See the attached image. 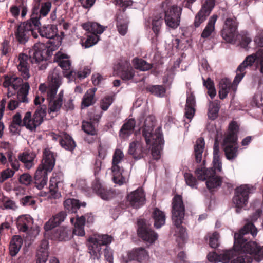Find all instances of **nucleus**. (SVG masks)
<instances>
[{"mask_svg":"<svg viewBox=\"0 0 263 263\" xmlns=\"http://www.w3.org/2000/svg\"><path fill=\"white\" fill-rule=\"evenodd\" d=\"M136 120L135 119L130 118L122 126L119 136L121 139H127L134 132L136 126Z\"/></svg>","mask_w":263,"mask_h":263,"instance_id":"obj_26","label":"nucleus"},{"mask_svg":"<svg viewBox=\"0 0 263 263\" xmlns=\"http://www.w3.org/2000/svg\"><path fill=\"white\" fill-rule=\"evenodd\" d=\"M21 204L23 206H33L36 203V201L31 196H26L20 199Z\"/></svg>","mask_w":263,"mask_h":263,"instance_id":"obj_58","label":"nucleus"},{"mask_svg":"<svg viewBox=\"0 0 263 263\" xmlns=\"http://www.w3.org/2000/svg\"><path fill=\"white\" fill-rule=\"evenodd\" d=\"M172 220L176 228V233L179 237L184 239L186 235V229L182 223L184 217L185 206L182 196L175 195L172 199Z\"/></svg>","mask_w":263,"mask_h":263,"instance_id":"obj_7","label":"nucleus"},{"mask_svg":"<svg viewBox=\"0 0 263 263\" xmlns=\"http://www.w3.org/2000/svg\"><path fill=\"white\" fill-rule=\"evenodd\" d=\"M209 245L212 248H216L219 246V234L217 232H214L210 237Z\"/></svg>","mask_w":263,"mask_h":263,"instance_id":"obj_59","label":"nucleus"},{"mask_svg":"<svg viewBox=\"0 0 263 263\" xmlns=\"http://www.w3.org/2000/svg\"><path fill=\"white\" fill-rule=\"evenodd\" d=\"M23 239L19 235H14L12 238L9 245V254L12 257L16 255L22 245Z\"/></svg>","mask_w":263,"mask_h":263,"instance_id":"obj_36","label":"nucleus"},{"mask_svg":"<svg viewBox=\"0 0 263 263\" xmlns=\"http://www.w3.org/2000/svg\"><path fill=\"white\" fill-rule=\"evenodd\" d=\"M36 158V154L33 152L25 151L18 155V158L20 161L24 164L25 167L27 169L31 168L34 165V159Z\"/></svg>","mask_w":263,"mask_h":263,"instance_id":"obj_31","label":"nucleus"},{"mask_svg":"<svg viewBox=\"0 0 263 263\" xmlns=\"http://www.w3.org/2000/svg\"><path fill=\"white\" fill-rule=\"evenodd\" d=\"M31 112L27 111L25 114V116L22 120L21 115L20 113L17 112L13 116L12 122L16 125L25 126L27 129L31 132H35V126H33L31 121Z\"/></svg>","mask_w":263,"mask_h":263,"instance_id":"obj_20","label":"nucleus"},{"mask_svg":"<svg viewBox=\"0 0 263 263\" xmlns=\"http://www.w3.org/2000/svg\"><path fill=\"white\" fill-rule=\"evenodd\" d=\"M36 31L42 37L49 39H52L58 35V28L56 25L48 24L41 26V22Z\"/></svg>","mask_w":263,"mask_h":263,"instance_id":"obj_22","label":"nucleus"},{"mask_svg":"<svg viewBox=\"0 0 263 263\" xmlns=\"http://www.w3.org/2000/svg\"><path fill=\"white\" fill-rule=\"evenodd\" d=\"M217 15H213L210 17L205 27L201 34V37L204 39L209 37L215 30V23L217 20Z\"/></svg>","mask_w":263,"mask_h":263,"instance_id":"obj_38","label":"nucleus"},{"mask_svg":"<svg viewBox=\"0 0 263 263\" xmlns=\"http://www.w3.org/2000/svg\"><path fill=\"white\" fill-rule=\"evenodd\" d=\"M203 85L207 89V93L210 97L213 99L216 95V90L215 87L214 81L208 78L206 80L202 78Z\"/></svg>","mask_w":263,"mask_h":263,"instance_id":"obj_49","label":"nucleus"},{"mask_svg":"<svg viewBox=\"0 0 263 263\" xmlns=\"http://www.w3.org/2000/svg\"><path fill=\"white\" fill-rule=\"evenodd\" d=\"M63 91H61L56 99L49 100L48 112L49 114L59 111L63 103Z\"/></svg>","mask_w":263,"mask_h":263,"instance_id":"obj_33","label":"nucleus"},{"mask_svg":"<svg viewBox=\"0 0 263 263\" xmlns=\"http://www.w3.org/2000/svg\"><path fill=\"white\" fill-rule=\"evenodd\" d=\"M112 240V237L108 235H98L95 237L89 238V253L93 259H99L103 250L106 260L109 263H112V253L107 246L111 242Z\"/></svg>","mask_w":263,"mask_h":263,"instance_id":"obj_5","label":"nucleus"},{"mask_svg":"<svg viewBox=\"0 0 263 263\" xmlns=\"http://www.w3.org/2000/svg\"><path fill=\"white\" fill-rule=\"evenodd\" d=\"M47 106L43 104L37 107L33 118L31 117V121L33 126H35V130L37 127L40 126L43 121V118L47 113Z\"/></svg>","mask_w":263,"mask_h":263,"instance_id":"obj_27","label":"nucleus"},{"mask_svg":"<svg viewBox=\"0 0 263 263\" xmlns=\"http://www.w3.org/2000/svg\"><path fill=\"white\" fill-rule=\"evenodd\" d=\"M70 231L66 228L60 227L56 230L54 235L60 241H66L70 238Z\"/></svg>","mask_w":263,"mask_h":263,"instance_id":"obj_50","label":"nucleus"},{"mask_svg":"<svg viewBox=\"0 0 263 263\" xmlns=\"http://www.w3.org/2000/svg\"><path fill=\"white\" fill-rule=\"evenodd\" d=\"M114 70L124 81L133 79L135 75V71L127 60L119 62L114 68Z\"/></svg>","mask_w":263,"mask_h":263,"instance_id":"obj_16","label":"nucleus"},{"mask_svg":"<svg viewBox=\"0 0 263 263\" xmlns=\"http://www.w3.org/2000/svg\"><path fill=\"white\" fill-rule=\"evenodd\" d=\"M19 4H21V0H15L14 4L10 8V12L15 18H17L20 15L21 6H18Z\"/></svg>","mask_w":263,"mask_h":263,"instance_id":"obj_60","label":"nucleus"},{"mask_svg":"<svg viewBox=\"0 0 263 263\" xmlns=\"http://www.w3.org/2000/svg\"><path fill=\"white\" fill-rule=\"evenodd\" d=\"M128 204L135 208H139L144 204L145 195L141 188H138L127 196Z\"/></svg>","mask_w":263,"mask_h":263,"instance_id":"obj_19","label":"nucleus"},{"mask_svg":"<svg viewBox=\"0 0 263 263\" xmlns=\"http://www.w3.org/2000/svg\"><path fill=\"white\" fill-rule=\"evenodd\" d=\"M255 62L257 66H259V70L263 74V50H259L256 53L246 57L236 69V75L233 83H239L246 74V69L252 66Z\"/></svg>","mask_w":263,"mask_h":263,"instance_id":"obj_9","label":"nucleus"},{"mask_svg":"<svg viewBox=\"0 0 263 263\" xmlns=\"http://www.w3.org/2000/svg\"><path fill=\"white\" fill-rule=\"evenodd\" d=\"M215 5V0H205L200 10L210 14Z\"/></svg>","mask_w":263,"mask_h":263,"instance_id":"obj_56","label":"nucleus"},{"mask_svg":"<svg viewBox=\"0 0 263 263\" xmlns=\"http://www.w3.org/2000/svg\"><path fill=\"white\" fill-rule=\"evenodd\" d=\"M55 158L53 153L48 148L43 151V159L34 174L35 186L41 190L46 185L48 180V173L51 172L55 165Z\"/></svg>","mask_w":263,"mask_h":263,"instance_id":"obj_6","label":"nucleus"},{"mask_svg":"<svg viewBox=\"0 0 263 263\" xmlns=\"http://www.w3.org/2000/svg\"><path fill=\"white\" fill-rule=\"evenodd\" d=\"M52 54L51 50L43 43L35 44L33 48L29 51V56L24 53H20L18 57L19 64L17 69L21 76L27 80L30 77V64L37 65L39 70H43L47 66V61Z\"/></svg>","mask_w":263,"mask_h":263,"instance_id":"obj_3","label":"nucleus"},{"mask_svg":"<svg viewBox=\"0 0 263 263\" xmlns=\"http://www.w3.org/2000/svg\"><path fill=\"white\" fill-rule=\"evenodd\" d=\"M257 230L253 223L248 222L240 230L234 234L235 247L237 250L243 254L253 255L258 257V261L263 258V246L258 245L256 242L248 241L244 238L245 234L250 233L253 236L257 234Z\"/></svg>","mask_w":263,"mask_h":263,"instance_id":"obj_4","label":"nucleus"},{"mask_svg":"<svg viewBox=\"0 0 263 263\" xmlns=\"http://www.w3.org/2000/svg\"><path fill=\"white\" fill-rule=\"evenodd\" d=\"M82 129L87 134L95 135L97 134V131L93 124L88 121H83L82 126Z\"/></svg>","mask_w":263,"mask_h":263,"instance_id":"obj_54","label":"nucleus"},{"mask_svg":"<svg viewBox=\"0 0 263 263\" xmlns=\"http://www.w3.org/2000/svg\"><path fill=\"white\" fill-rule=\"evenodd\" d=\"M210 14L208 13L204 12V11L200 10L196 14L195 17L194 26L195 28L199 27L200 25L203 23Z\"/></svg>","mask_w":263,"mask_h":263,"instance_id":"obj_51","label":"nucleus"},{"mask_svg":"<svg viewBox=\"0 0 263 263\" xmlns=\"http://www.w3.org/2000/svg\"><path fill=\"white\" fill-rule=\"evenodd\" d=\"M146 90L159 97H164L166 91L165 87L162 85H149L146 87Z\"/></svg>","mask_w":263,"mask_h":263,"instance_id":"obj_47","label":"nucleus"},{"mask_svg":"<svg viewBox=\"0 0 263 263\" xmlns=\"http://www.w3.org/2000/svg\"><path fill=\"white\" fill-rule=\"evenodd\" d=\"M204 146L205 142L203 138H200L197 140L194 145V155L196 162L197 163H200L202 161Z\"/></svg>","mask_w":263,"mask_h":263,"instance_id":"obj_41","label":"nucleus"},{"mask_svg":"<svg viewBox=\"0 0 263 263\" xmlns=\"http://www.w3.org/2000/svg\"><path fill=\"white\" fill-rule=\"evenodd\" d=\"M100 40V36L98 35H88L86 38L81 39V42L82 46L85 48H89L97 43Z\"/></svg>","mask_w":263,"mask_h":263,"instance_id":"obj_48","label":"nucleus"},{"mask_svg":"<svg viewBox=\"0 0 263 263\" xmlns=\"http://www.w3.org/2000/svg\"><path fill=\"white\" fill-rule=\"evenodd\" d=\"M112 173V180L116 184L122 185L126 183V178L123 176L124 171L122 167H111Z\"/></svg>","mask_w":263,"mask_h":263,"instance_id":"obj_39","label":"nucleus"},{"mask_svg":"<svg viewBox=\"0 0 263 263\" xmlns=\"http://www.w3.org/2000/svg\"><path fill=\"white\" fill-rule=\"evenodd\" d=\"M137 234L143 241L149 243H154L158 238V235L156 233L146 222V220L143 219L137 221Z\"/></svg>","mask_w":263,"mask_h":263,"instance_id":"obj_13","label":"nucleus"},{"mask_svg":"<svg viewBox=\"0 0 263 263\" xmlns=\"http://www.w3.org/2000/svg\"><path fill=\"white\" fill-rule=\"evenodd\" d=\"M152 217L154 220V227L156 229L161 228L165 223V214L158 208H155L152 212Z\"/></svg>","mask_w":263,"mask_h":263,"instance_id":"obj_37","label":"nucleus"},{"mask_svg":"<svg viewBox=\"0 0 263 263\" xmlns=\"http://www.w3.org/2000/svg\"><path fill=\"white\" fill-rule=\"evenodd\" d=\"M97 89L90 88L87 90L83 97L81 102V109H84L93 105L96 102L95 99V92Z\"/></svg>","mask_w":263,"mask_h":263,"instance_id":"obj_32","label":"nucleus"},{"mask_svg":"<svg viewBox=\"0 0 263 263\" xmlns=\"http://www.w3.org/2000/svg\"><path fill=\"white\" fill-rule=\"evenodd\" d=\"M255 189L252 186L248 184L242 185L236 188L233 198V202L235 205L236 213H240L241 209L247 204L249 194Z\"/></svg>","mask_w":263,"mask_h":263,"instance_id":"obj_12","label":"nucleus"},{"mask_svg":"<svg viewBox=\"0 0 263 263\" xmlns=\"http://www.w3.org/2000/svg\"><path fill=\"white\" fill-rule=\"evenodd\" d=\"M222 146L225 153L226 157L229 160H232L235 159L238 155V146L237 141H230L227 143L224 142L223 140Z\"/></svg>","mask_w":263,"mask_h":263,"instance_id":"obj_25","label":"nucleus"},{"mask_svg":"<svg viewBox=\"0 0 263 263\" xmlns=\"http://www.w3.org/2000/svg\"><path fill=\"white\" fill-rule=\"evenodd\" d=\"M36 263H46L48 258V252H37Z\"/></svg>","mask_w":263,"mask_h":263,"instance_id":"obj_64","label":"nucleus"},{"mask_svg":"<svg viewBox=\"0 0 263 263\" xmlns=\"http://www.w3.org/2000/svg\"><path fill=\"white\" fill-rule=\"evenodd\" d=\"M252 258L251 257L247 255H242L232 260L231 263H251Z\"/></svg>","mask_w":263,"mask_h":263,"instance_id":"obj_62","label":"nucleus"},{"mask_svg":"<svg viewBox=\"0 0 263 263\" xmlns=\"http://www.w3.org/2000/svg\"><path fill=\"white\" fill-rule=\"evenodd\" d=\"M221 20L223 24L220 31V35L226 42L232 43L238 33L239 22L233 13L229 11H225L222 13Z\"/></svg>","mask_w":263,"mask_h":263,"instance_id":"obj_8","label":"nucleus"},{"mask_svg":"<svg viewBox=\"0 0 263 263\" xmlns=\"http://www.w3.org/2000/svg\"><path fill=\"white\" fill-rule=\"evenodd\" d=\"M185 182L187 185L194 189L197 188V181L196 177L191 173H185L184 175Z\"/></svg>","mask_w":263,"mask_h":263,"instance_id":"obj_53","label":"nucleus"},{"mask_svg":"<svg viewBox=\"0 0 263 263\" xmlns=\"http://www.w3.org/2000/svg\"><path fill=\"white\" fill-rule=\"evenodd\" d=\"M239 130V126L235 121H231L228 128V132L225 134L224 138V142L227 143L230 141L235 142L238 140L237 133Z\"/></svg>","mask_w":263,"mask_h":263,"instance_id":"obj_30","label":"nucleus"},{"mask_svg":"<svg viewBox=\"0 0 263 263\" xmlns=\"http://www.w3.org/2000/svg\"><path fill=\"white\" fill-rule=\"evenodd\" d=\"M54 61L57 62L58 65L63 69L65 77L66 74L71 71V62L68 55L61 52H58L54 55Z\"/></svg>","mask_w":263,"mask_h":263,"instance_id":"obj_23","label":"nucleus"},{"mask_svg":"<svg viewBox=\"0 0 263 263\" xmlns=\"http://www.w3.org/2000/svg\"><path fill=\"white\" fill-rule=\"evenodd\" d=\"M205 164V160H203L202 163L195 171L198 179L206 180V185L209 190L220 186L222 183L221 178L215 175L216 172L213 168H206Z\"/></svg>","mask_w":263,"mask_h":263,"instance_id":"obj_10","label":"nucleus"},{"mask_svg":"<svg viewBox=\"0 0 263 263\" xmlns=\"http://www.w3.org/2000/svg\"><path fill=\"white\" fill-rule=\"evenodd\" d=\"M148 257L146 250L142 247L136 248L133 249L128 253V258L125 263H132V261H137L136 263H141Z\"/></svg>","mask_w":263,"mask_h":263,"instance_id":"obj_21","label":"nucleus"},{"mask_svg":"<svg viewBox=\"0 0 263 263\" xmlns=\"http://www.w3.org/2000/svg\"><path fill=\"white\" fill-rule=\"evenodd\" d=\"M91 69L89 67H85L83 70L79 71H74L71 70L68 73L66 74V77L69 78H76L81 80L86 78L88 75L90 74Z\"/></svg>","mask_w":263,"mask_h":263,"instance_id":"obj_46","label":"nucleus"},{"mask_svg":"<svg viewBox=\"0 0 263 263\" xmlns=\"http://www.w3.org/2000/svg\"><path fill=\"white\" fill-rule=\"evenodd\" d=\"M22 81V80L21 78L6 75L4 77L3 86L5 87L11 86L14 90H16L18 88Z\"/></svg>","mask_w":263,"mask_h":263,"instance_id":"obj_45","label":"nucleus"},{"mask_svg":"<svg viewBox=\"0 0 263 263\" xmlns=\"http://www.w3.org/2000/svg\"><path fill=\"white\" fill-rule=\"evenodd\" d=\"M116 26L118 31L122 35H125L128 30L129 21L123 13H118L116 16Z\"/></svg>","mask_w":263,"mask_h":263,"instance_id":"obj_29","label":"nucleus"},{"mask_svg":"<svg viewBox=\"0 0 263 263\" xmlns=\"http://www.w3.org/2000/svg\"><path fill=\"white\" fill-rule=\"evenodd\" d=\"M219 89L230 91L232 87L231 81L228 78L222 79L219 83Z\"/></svg>","mask_w":263,"mask_h":263,"instance_id":"obj_57","label":"nucleus"},{"mask_svg":"<svg viewBox=\"0 0 263 263\" xmlns=\"http://www.w3.org/2000/svg\"><path fill=\"white\" fill-rule=\"evenodd\" d=\"M124 157L123 152L120 149H116L113 155L111 167L120 166L119 164L123 160Z\"/></svg>","mask_w":263,"mask_h":263,"instance_id":"obj_52","label":"nucleus"},{"mask_svg":"<svg viewBox=\"0 0 263 263\" xmlns=\"http://www.w3.org/2000/svg\"><path fill=\"white\" fill-rule=\"evenodd\" d=\"M64 180L63 175L61 173H54L51 177L49 183V197L53 199L58 198L60 193L59 189L63 185Z\"/></svg>","mask_w":263,"mask_h":263,"instance_id":"obj_17","label":"nucleus"},{"mask_svg":"<svg viewBox=\"0 0 263 263\" xmlns=\"http://www.w3.org/2000/svg\"><path fill=\"white\" fill-rule=\"evenodd\" d=\"M58 137L60 145L65 149L71 152L75 148L76 142L70 135L65 133L62 137Z\"/></svg>","mask_w":263,"mask_h":263,"instance_id":"obj_34","label":"nucleus"},{"mask_svg":"<svg viewBox=\"0 0 263 263\" xmlns=\"http://www.w3.org/2000/svg\"><path fill=\"white\" fill-rule=\"evenodd\" d=\"M137 234L143 241L149 243H154L158 238V235L156 233L146 222V220L143 219L137 221Z\"/></svg>","mask_w":263,"mask_h":263,"instance_id":"obj_14","label":"nucleus"},{"mask_svg":"<svg viewBox=\"0 0 263 263\" xmlns=\"http://www.w3.org/2000/svg\"><path fill=\"white\" fill-rule=\"evenodd\" d=\"M86 205V202H80L79 200L76 199H67L64 202L65 208L72 213H76L77 209L81 206L85 207Z\"/></svg>","mask_w":263,"mask_h":263,"instance_id":"obj_40","label":"nucleus"},{"mask_svg":"<svg viewBox=\"0 0 263 263\" xmlns=\"http://www.w3.org/2000/svg\"><path fill=\"white\" fill-rule=\"evenodd\" d=\"M66 216L67 214L66 212L61 211L59 212L45 223L44 226L45 230L48 231L57 227L62 222L64 221Z\"/></svg>","mask_w":263,"mask_h":263,"instance_id":"obj_28","label":"nucleus"},{"mask_svg":"<svg viewBox=\"0 0 263 263\" xmlns=\"http://www.w3.org/2000/svg\"><path fill=\"white\" fill-rule=\"evenodd\" d=\"M114 98L112 96H106L100 101V107L103 111L107 110L112 103Z\"/></svg>","mask_w":263,"mask_h":263,"instance_id":"obj_55","label":"nucleus"},{"mask_svg":"<svg viewBox=\"0 0 263 263\" xmlns=\"http://www.w3.org/2000/svg\"><path fill=\"white\" fill-rule=\"evenodd\" d=\"M16 223L20 232L28 233L32 228L33 219L29 215H22L17 218Z\"/></svg>","mask_w":263,"mask_h":263,"instance_id":"obj_24","label":"nucleus"},{"mask_svg":"<svg viewBox=\"0 0 263 263\" xmlns=\"http://www.w3.org/2000/svg\"><path fill=\"white\" fill-rule=\"evenodd\" d=\"M12 154V152L10 151L7 152V157L11 164V166L14 170L17 171L18 170L20 166L19 162L16 159L13 160Z\"/></svg>","mask_w":263,"mask_h":263,"instance_id":"obj_61","label":"nucleus"},{"mask_svg":"<svg viewBox=\"0 0 263 263\" xmlns=\"http://www.w3.org/2000/svg\"><path fill=\"white\" fill-rule=\"evenodd\" d=\"M220 108L219 101L216 100L213 101H210L208 111L209 119L211 120H215L218 117Z\"/></svg>","mask_w":263,"mask_h":263,"instance_id":"obj_43","label":"nucleus"},{"mask_svg":"<svg viewBox=\"0 0 263 263\" xmlns=\"http://www.w3.org/2000/svg\"><path fill=\"white\" fill-rule=\"evenodd\" d=\"M235 239V238H234ZM243 254L242 252L237 250L235 247V242L234 243V249L224 250L222 253L219 254V260L220 262L223 263H228L229 261L234 256L236 255V254Z\"/></svg>","mask_w":263,"mask_h":263,"instance_id":"obj_42","label":"nucleus"},{"mask_svg":"<svg viewBox=\"0 0 263 263\" xmlns=\"http://www.w3.org/2000/svg\"><path fill=\"white\" fill-rule=\"evenodd\" d=\"M155 119L153 116L147 117L143 127L141 128L142 138L145 141L147 149L144 148L139 141H133L129 146L128 153L136 160H139L144 157L151 148V154L154 159L160 158V152L163 149L164 140L161 127H157L154 132Z\"/></svg>","mask_w":263,"mask_h":263,"instance_id":"obj_1","label":"nucleus"},{"mask_svg":"<svg viewBox=\"0 0 263 263\" xmlns=\"http://www.w3.org/2000/svg\"><path fill=\"white\" fill-rule=\"evenodd\" d=\"M168 3L162 2L161 7L164 14V21L167 27L173 29H176L180 23L182 9L176 5L167 6Z\"/></svg>","mask_w":263,"mask_h":263,"instance_id":"obj_11","label":"nucleus"},{"mask_svg":"<svg viewBox=\"0 0 263 263\" xmlns=\"http://www.w3.org/2000/svg\"><path fill=\"white\" fill-rule=\"evenodd\" d=\"M174 263H190V262L186 253L182 251L178 253Z\"/></svg>","mask_w":263,"mask_h":263,"instance_id":"obj_63","label":"nucleus"},{"mask_svg":"<svg viewBox=\"0 0 263 263\" xmlns=\"http://www.w3.org/2000/svg\"><path fill=\"white\" fill-rule=\"evenodd\" d=\"M48 89L46 92L48 101L56 99L57 90L61 85V77L59 70L54 69L48 76Z\"/></svg>","mask_w":263,"mask_h":263,"instance_id":"obj_15","label":"nucleus"},{"mask_svg":"<svg viewBox=\"0 0 263 263\" xmlns=\"http://www.w3.org/2000/svg\"><path fill=\"white\" fill-rule=\"evenodd\" d=\"M51 7V3L50 2L35 3L31 10L30 18L17 25L14 31L16 40L19 44L24 45L31 35L35 39L38 37L36 30L40 24V20L47 15Z\"/></svg>","mask_w":263,"mask_h":263,"instance_id":"obj_2","label":"nucleus"},{"mask_svg":"<svg viewBox=\"0 0 263 263\" xmlns=\"http://www.w3.org/2000/svg\"><path fill=\"white\" fill-rule=\"evenodd\" d=\"M84 29L90 34H101L105 30V27L96 22H88L82 25Z\"/></svg>","mask_w":263,"mask_h":263,"instance_id":"obj_35","label":"nucleus"},{"mask_svg":"<svg viewBox=\"0 0 263 263\" xmlns=\"http://www.w3.org/2000/svg\"><path fill=\"white\" fill-rule=\"evenodd\" d=\"M92 188L93 191L103 200H108L115 195V191L107 189L103 186L98 177H96L95 180L93 182Z\"/></svg>","mask_w":263,"mask_h":263,"instance_id":"obj_18","label":"nucleus"},{"mask_svg":"<svg viewBox=\"0 0 263 263\" xmlns=\"http://www.w3.org/2000/svg\"><path fill=\"white\" fill-rule=\"evenodd\" d=\"M134 68L141 71H147L153 67V64L147 62L145 60L138 58H135L132 60Z\"/></svg>","mask_w":263,"mask_h":263,"instance_id":"obj_44","label":"nucleus"}]
</instances>
